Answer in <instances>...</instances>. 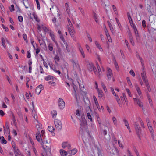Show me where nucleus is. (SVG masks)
<instances>
[{"label": "nucleus", "mask_w": 156, "mask_h": 156, "mask_svg": "<svg viewBox=\"0 0 156 156\" xmlns=\"http://www.w3.org/2000/svg\"><path fill=\"white\" fill-rule=\"evenodd\" d=\"M58 106L61 109H63L65 107V103L62 98H60L58 101Z\"/></svg>", "instance_id": "nucleus-15"}, {"label": "nucleus", "mask_w": 156, "mask_h": 156, "mask_svg": "<svg viewBox=\"0 0 156 156\" xmlns=\"http://www.w3.org/2000/svg\"><path fill=\"white\" fill-rule=\"evenodd\" d=\"M5 41L4 38H2V44L5 48H6V46L5 45Z\"/></svg>", "instance_id": "nucleus-44"}, {"label": "nucleus", "mask_w": 156, "mask_h": 156, "mask_svg": "<svg viewBox=\"0 0 156 156\" xmlns=\"http://www.w3.org/2000/svg\"><path fill=\"white\" fill-rule=\"evenodd\" d=\"M37 31L39 33L42 35L41 31L43 30L44 31V34H45L47 32L49 29H48L46 26L42 25L41 26L37 25Z\"/></svg>", "instance_id": "nucleus-7"}, {"label": "nucleus", "mask_w": 156, "mask_h": 156, "mask_svg": "<svg viewBox=\"0 0 156 156\" xmlns=\"http://www.w3.org/2000/svg\"><path fill=\"white\" fill-rule=\"evenodd\" d=\"M78 150L76 148H74L73 149L69 150L68 151V153L71 156L74 155L77 152Z\"/></svg>", "instance_id": "nucleus-23"}, {"label": "nucleus", "mask_w": 156, "mask_h": 156, "mask_svg": "<svg viewBox=\"0 0 156 156\" xmlns=\"http://www.w3.org/2000/svg\"><path fill=\"white\" fill-rule=\"evenodd\" d=\"M62 146L63 148H67L68 149H70L71 148V145L70 144L67 142H64L62 144Z\"/></svg>", "instance_id": "nucleus-19"}, {"label": "nucleus", "mask_w": 156, "mask_h": 156, "mask_svg": "<svg viewBox=\"0 0 156 156\" xmlns=\"http://www.w3.org/2000/svg\"><path fill=\"white\" fill-rule=\"evenodd\" d=\"M97 67L98 70V76L99 78H100L102 76V73L101 72V70L98 64H97Z\"/></svg>", "instance_id": "nucleus-25"}, {"label": "nucleus", "mask_w": 156, "mask_h": 156, "mask_svg": "<svg viewBox=\"0 0 156 156\" xmlns=\"http://www.w3.org/2000/svg\"><path fill=\"white\" fill-rule=\"evenodd\" d=\"M141 76L142 78L146 77L145 71L144 70H143L142 73H141Z\"/></svg>", "instance_id": "nucleus-56"}, {"label": "nucleus", "mask_w": 156, "mask_h": 156, "mask_svg": "<svg viewBox=\"0 0 156 156\" xmlns=\"http://www.w3.org/2000/svg\"><path fill=\"white\" fill-rule=\"evenodd\" d=\"M146 122L147 124V126L148 127L149 129L150 132L152 135V136L153 138H154V132L153 130L152 127L151 126V124L150 122V120L148 118L146 119Z\"/></svg>", "instance_id": "nucleus-9"}, {"label": "nucleus", "mask_w": 156, "mask_h": 156, "mask_svg": "<svg viewBox=\"0 0 156 156\" xmlns=\"http://www.w3.org/2000/svg\"><path fill=\"white\" fill-rule=\"evenodd\" d=\"M31 44H32L34 49L36 51V55H37L40 52V48L36 44L35 42L32 40H31Z\"/></svg>", "instance_id": "nucleus-12"}, {"label": "nucleus", "mask_w": 156, "mask_h": 156, "mask_svg": "<svg viewBox=\"0 0 156 156\" xmlns=\"http://www.w3.org/2000/svg\"><path fill=\"white\" fill-rule=\"evenodd\" d=\"M101 85L105 91V90H106L107 89L104 83L103 82H102L101 83Z\"/></svg>", "instance_id": "nucleus-64"}, {"label": "nucleus", "mask_w": 156, "mask_h": 156, "mask_svg": "<svg viewBox=\"0 0 156 156\" xmlns=\"http://www.w3.org/2000/svg\"><path fill=\"white\" fill-rule=\"evenodd\" d=\"M110 154L112 155H115L116 156H120V153L116 147H114L110 151Z\"/></svg>", "instance_id": "nucleus-14"}, {"label": "nucleus", "mask_w": 156, "mask_h": 156, "mask_svg": "<svg viewBox=\"0 0 156 156\" xmlns=\"http://www.w3.org/2000/svg\"><path fill=\"white\" fill-rule=\"evenodd\" d=\"M32 106L33 109H32V112L31 113L32 116L34 118V120L36 125V127L38 131H39L42 128V125L38 121V117L37 114L34 108V105L33 101H32Z\"/></svg>", "instance_id": "nucleus-2"}, {"label": "nucleus", "mask_w": 156, "mask_h": 156, "mask_svg": "<svg viewBox=\"0 0 156 156\" xmlns=\"http://www.w3.org/2000/svg\"><path fill=\"white\" fill-rule=\"evenodd\" d=\"M78 82L81 90V94L82 95L83 97L84 101L86 104H88L89 103H90V101L87 96V93L85 90V87L83 85H80L79 82Z\"/></svg>", "instance_id": "nucleus-3"}, {"label": "nucleus", "mask_w": 156, "mask_h": 156, "mask_svg": "<svg viewBox=\"0 0 156 156\" xmlns=\"http://www.w3.org/2000/svg\"><path fill=\"white\" fill-rule=\"evenodd\" d=\"M59 36L60 37V39H61V40L63 42V43H64L65 44V39H64V37L63 34H60V35H59Z\"/></svg>", "instance_id": "nucleus-53"}, {"label": "nucleus", "mask_w": 156, "mask_h": 156, "mask_svg": "<svg viewBox=\"0 0 156 156\" xmlns=\"http://www.w3.org/2000/svg\"><path fill=\"white\" fill-rule=\"evenodd\" d=\"M135 104H137L140 108H141L144 111V108L143 107V103L140 100L137 98H133Z\"/></svg>", "instance_id": "nucleus-10"}, {"label": "nucleus", "mask_w": 156, "mask_h": 156, "mask_svg": "<svg viewBox=\"0 0 156 156\" xmlns=\"http://www.w3.org/2000/svg\"><path fill=\"white\" fill-rule=\"evenodd\" d=\"M78 9L80 11L82 15L83 16H84L85 15V13L83 9L82 8L79 7Z\"/></svg>", "instance_id": "nucleus-46"}, {"label": "nucleus", "mask_w": 156, "mask_h": 156, "mask_svg": "<svg viewBox=\"0 0 156 156\" xmlns=\"http://www.w3.org/2000/svg\"><path fill=\"white\" fill-rule=\"evenodd\" d=\"M122 96H121L120 97L121 100L122 101V102H124V101H125L126 102V101L127 100V98H126L125 94L124 93H122Z\"/></svg>", "instance_id": "nucleus-30"}, {"label": "nucleus", "mask_w": 156, "mask_h": 156, "mask_svg": "<svg viewBox=\"0 0 156 156\" xmlns=\"http://www.w3.org/2000/svg\"><path fill=\"white\" fill-rule=\"evenodd\" d=\"M118 142L119 147L121 148H123V146L122 145V144L121 143H120V140H118Z\"/></svg>", "instance_id": "nucleus-62"}, {"label": "nucleus", "mask_w": 156, "mask_h": 156, "mask_svg": "<svg viewBox=\"0 0 156 156\" xmlns=\"http://www.w3.org/2000/svg\"><path fill=\"white\" fill-rule=\"evenodd\" d=\"M125 42L126 44V45L127 46L128 49L129 50H130V47L129 44V43L128 41H127L126 40H125Z\"/></svg>", "instance_id": "nucleus-60"}, {"label": "nucleus", "mask_w": 156, "mask_h": 156, "mask_svg": "<svg viewBox=\"0 0 156 156\" xmlns=\"http://www.w3.org/2000/svg\"><path fill=\"white\" fill-rule=\"evenodd\" d=\"M145 85L147 88L148 91L149 92H150L151 91V90L148 83H146V84Z\"/></svg>", "instance_id": "nucleus-61"}, {"label": "nucleus", "mask_w": 156, "mask_h": 156, "mask_svg": "<svg viewBox=\"0 0 156 156\" xmlns=\"http://www.w3.org/2000/svg\"><path fill=\"white\" fill-rule=\"evenodd\" d=\"M45 131L42 130L41 131V135L40 134V133H37L36 134V139L38 142L40 143L41 144L44 149H46L44 147V144H48V141L45 138Z\"/></svg>", "instance_id": "nucleus-1"}, {"label": "nucleus", "mask_w": 156, "mask_h": 156, "mask_svg": "<svg viewBox=\"0 0 156 156\" xmlns=\"http://www.w3.org/2000/svg\"><path fill=\"white\" fill-rule=\"evenodd\" d=\"M23 37L24 39V40L27 43L28 42L27 36L26 34H24L23 35Z\"/></svg>", "instance_id": "nucleus-52"}, {"label": "nucleus", "mask_w": 156, "mask_h": 156, "mask_svg": "<svg viewBox=\"0 0 156 156\" xmlns=\"http://www.w3.org/2000/svg\"><path fill=\"white\" fill-rule=\"evenodd\" d=\"M94 43L96 47L99 49L100 51L102 52L103 49L99 43L96 41H95Z\"/></svg>", "instance_id": "nucleus-24"}, {"label": "nucleus", "mask_w": 156, "mask_h": 156, "mask_svg": "<svg viewBox=\"0 0 156 156\" xmlns=\"http://www.w3.org/2000/svg\"><path fill=\"white\" fill-rule=\"evenodd\" d=\"M30 8L31 9V11H30V18L33 20H35L36 22H39L40 20L34 10L33 5L30 6Z\"/></svg>", "instance_id": "nucleus-4"}, {"label": "nucleus", "mask_w": 156, "mask_h": 156, "mask_svg": "<svg viewBox=\"0 0 156 156\" xmlns=\"http://www.w3.org/2000/svg\"><path fill=\"white\" fill-rule=\"evenodd\" d=\"M54 78L51 76L48 75L45 77V80L46 81L49 80H54Z\"/></svg>", "instance_id": "nucleus-31"}, {"label": "nucleus", "mask_w": 156, "mask_h": 156, "mask_svg": "<svg viewBox=\"0 0 156 156\" xmlns=\"http://www.w3.org/2000/svg\"><path fill=\"white\" fill-rule=\"evenodd\" d=\"M106 75L108 79V80L109 81H112V82L114 81L115 79L113 76L112 72V70L108 68H107Z\"/></svg>", "instance_id": "nucleus-5"}, {"label": "nucleus", "mask_w": 156, "mask_h": 156, "mask_svg": "<svg viewBox=\"0 0 156 156\" xmlns=\"http://www.w3.org/2000/svg\"><path fill=\"white\" fill-rule=\"evenodd\" d=\"M96 58L98 59L101 64H102V61L101 58L100 56L97 53L95 54Z\"/></svg>", "instance_id": "nucleus-39"}, {"label": "nucleus", "mask_w": 156, "mask_h": 156, "mask_svg": "<svg viewBox=\"0 0 156 156\" xmlns=\"http://www.w3.org/2000/svg\"><path fill=\"white\" fill-rule=\"evenodd\" d=\"M44 89L43 86L42 85H40L36 87L35 90L36 93L37 95H39L42 90Z\"/></svg>", "instance_id": "nucleus-17"}, {"label": "nucleus", "mask_w": 156, "mask_h": 156, "mask_svg": "<svg viewBox=\"0 0 156 156\" xmlns=\"http://www.w3.org/2000/svg\"><path fill=\"white\" fill-rule=\"evenodd\" d=\"M126 80H127V83L129 86H132V84L131 83L130 78L129 77H127L126 78Z\"/></svg>", "instance_id": "nucleus-51"}, {"label": "nucleus", "mask_w": 156, "mask_h": 156, "mask_svg": "<svg viewBox=\"0 0 156 156\" xmlns=\"http://www.w3.org/2000/svg\"><path fill=\"white\" fill-rule=\"evenodd\" d=\"M112 121L114 125L115 126H117V121L116 118L115 117H113L112 118Z\"/></svg>", "instance_id": "nucleus-43"}, {"label": "nucleus", "mask_w": 156, "mask_h": 156, "mask_svg": "<svg viewBox=\"0 0 156 156\" xmlns=\"http://www.w3.org/2000/svg\"><path fill=\"white\" fill-rule=\"evenodd\" d=\"M65 5L66 12L68 14H69L70 12L69 5L67 3H66Z\"/></svg>", "instance_id": "nucleus-33"}, {"label": "nucleus", "mask_w": 156, "mask_h": 156, "mask_svg": "<svg viewBox=\"0 0 156 156\" xmlns=\"http://www.w3.org/2000/svg\"><path fill=\"white\" fill-rule=\"evenodd\" d=\"M98 97L100 98H104V93L101 90H97Z\"/></svg>", "instance_id": "nucleus-26"}, {"label": "nucleus", "mask_w": 156, "mask_h": 156, "mask_svg": "<svg viewBox=\"0 0 156 156\" xmlns=\"http://www.w3.org/2000/svg\"><path fill=\"white\" fill-rule=\"evenodd\" d=\"M123 121L124 122L125 126L127 127V128L128 129H129V126L128 121L125 119H124Z\"/></svg>", "instance_id": "nucleus-35"}, {"label": "nucleus", "mask_w": 156, "mask_h": 156, "mask_svg": "<svg viewBox=\"0 0 156 156\" xmlns=\"http://www.w3.org/2000/svg\"><path fill=\"white\" fill-rule=\"evenodd\" d=\"M94 104L93 105V107L94 109L98 108L99 110H100L101 108L99 105L98 100L94 101Z\"/></svg>", "instance_id": "nucleus-22"}, {"label": "nucleus", "mask_w": 156, "mask_h": 156, "mask_svg": "<svg viewBox=\"0 0 156 156\" xmlns=\"http://www.w3.org/2000/svg\"><path fill=\"white\" fill-rule=\"evenodd\" d=\"M1 139H2L1 143L2 144H6L7 143V141L5 140V139L4 138V137L3 136H2L1 137Z\"/></svg>", "instance_id": "nucleus-54"}, {"label": "nucleus", "mask_w": 156, "mask_h": 156, "mask_svg": "<svg viewBox=\"0 0 156 156\" xmlns=\"http://www.w3.org/2000/svg\"><path fill=\"white\" fill-rule=\"evenodd\" d=\"M69 32L70 34V35L72 37H74V34L73 31L69 29Z\"/></svg>", "instance_id": "nucleus-63"}, {"label": "nucleus", "mask_w": 156, "mask_h": 156, "mask_svg": "<svg viewBox=\"0 0 156 156\" xmlns=\"http://www.w3.org/2000/svg\"><path fill=\"white\" fill-rule=\"evenodd\" d=\"M23 3L25 7L27 8H28L29 7V3L28 0H23Z\"/></svg>", "instance_id": "nucleus-28"}, {"label": "nucleus", "mask_w": 156, "mask_h": 156, "mask_svg": "<svg viewBox=\"0 0 156 156\" xmlns=\"http://www.w3.org/2000/svg\"><path fill=\"white\" fill-rule=\"evenodd\" d=\"M138 58L140 60V61L141 64L142 65L143 68L144 66V61L143 58L140 56V57H139V58Z\"/></svg>", "instance_id": "nucleus-49"}, {"label": "nucleus", "mask_w": 156, "mask_h": 156, "mask_svg": "<svg viewBox=\"0 0 156 156\" xmlns=\"http://www.w3.org/2000/svg\"><path fill=\"white\" fill-rule=\"evenodd\" d=\"M108 24L110 30L111 31H112V33L113 31H114L113 27H112V25H111V23H109Z\"/></svg>", "instance_id": "nucleus-59"}, {"label": "nucleus", "mask_w": 156, "mask_h": 156, "mask_svg": "<svg viewBox=\"0 0 156 156\" xmlns=\"http://www.w3.org/2000/svg\"><path fill=\"white\" fill-rule=\"evenodd\" d=\"M147 98L149 102V104L150 105L151 107H153V104L152 102V100L151 99L150 96L149 95V94L147 93Z\"/></svg>", "instance_id": "nucleus-32"}, {"label": "nucleus", "mask_w": 156, "mask_h": 156, "mask_svg": "<svg viewBox=\"0 0 156 156\" xmlns=\"http://www.w3.org/2000/svg\"><path fill=\"white\" fill-rule=\"evenodd\" d=\"M51 113L52 114V117L53 118H55L57 115V112L56 111L53 110L51 111Z\"/></svg>", "instance_id": "nucleus-34"}, {"label": "nucleus", "mask_w": 156, "mask_h": 156, "mask_svg": "<svg viewBox=\"0 0 156 156\" xmlns=\"http://www.w3.org/2000/svg\"><path fill=\"white\" fill-rule=\"evenodd\" d=\"M48 129L49 131L52 133L54 130V127L51 126H49L48 127Z\"/></svg>", "instance_id": "nucleus-42"}, {"label": "nucleus", "mask_w": 156, "mask_h": 156, "mask_svg": "<svg viewBox=\"0 0 156 156\" xmlns=\"http://www.w3.org/2000/svg\"><path fill=\"white\" fill-rule=\"evenodd\" d=\"M126 90L127 93L128 94L129 96L130 97H132V95L130 90L128 88H126Z\"/></svg>", "instance_id": "nucleus-50"}, {"label": "nucleus", "mask_w": 156, "mask_h": 156, "mask_svg": "<svg viewBox=\"0 0 156 156\" xmlns=\"http://www.w3.org/2000/svg\"><path fill=\"white\" fill-rule=\"evenodd\" d=\"M114 64L116 70H117V71H119V67L118 63L115 60V61L114 62Z\"/></svg>", "instance_id": "nucleus-41"}, {"label": "nucleus", "mask_w": 156, "mask_h": 156, "mask_svg": "<svg viewBox=\"0 0 156 156\" xmlns=\"http://www.w3.org/2000/svg\"><path fill=\"white\" fill-rule=\"evenodd\" d=\"M96 117L97 118V119L99 124L101 125V119L99 117V115L98 114H96L95 115Z\"/></svg>", "instance_id": "nucleus-36"}, {"label": "nucleus", "mask_w": 156, "mask_h": 156, "mask_svg": "<svg viewBox=\"0 0 156 156\" xmlns=\"http://www.w3.org/2000/svg\"><path fill=\"white\" fill-rule=\"evenodd\" d=\"M54 124L56 128L58 129H61L62 127V123L60 120L56 119L54 120Z\"/></svg>", "instance_id": "nucleus-13"}, {"label": "nucleus", "mask_w": 156, "mask_h": 156, "mask_svg": "<svg viewBox=\"0 0 156 156\" xmlns=\"http://www.w3.org/2000/svg\"><path fill=\"white\" fill-rule=\"evenodd\" d=\"M51 69H52L55 72L57 73L60 75L61 74V72L59 70H57V69L56 68L55 65L52 64L51 63H49V64Z\"/></svg>", "instance_id": "nucleus-16"}, {"label": "nucleus", "mask_w": 156, "mask_h": 156, "mask_svg": "<svg viewBox=\"0 0 156 156\" xmlns=\"http://www.w3.org/2000/svg\"><path fill=\"white\" fill-rule=\"evenodd\" d=\"M30 141L31 144V150L33 151L36 156H37L38 154L37 151V145L34 143L33 140H31L30 138Z\"/></svg>", "instance_id": "nucleus-8"}, {"label": "nucleus", "mask_w": 156, "mask_h": 156, "mask_svg": "<svg viewBox=\"0 0 156 156\" xmlns=\"http://www.w3.org/2000/svg\"><path fill=\"white\" fill-rule=\"evenodd\" d=\"M54 59L55 63L57 64L58 63L57 62L59 61L60 60L59 57L58 55H55L54 57Z\"/></svg>", "instance_id": "nucleus-47"}, {"label": "nucleus", "mask_w": 156, "mask_h": 156, "mask_svg": "<svg viewBox=\"0 0 156 156\" xmlns=\"http://www.w3.org/2000/svg\"><path fill=\"white\" fill-rule=\"evenodd\" d=\"M87 117L88 119L90 120L91 122H93V119L92 116L89 112H88L87 114Z\"/></svg>", "instance_id": "nucleus-45"}, {"label": "nucleus", "mask_w": 156, "mask_h": 156, "mask_svg": "<svg viewBox=\"0 0 156 156\" xmlns=\"http://www.w3.org/2000/svg\"><path fill=\"white\" fill-rule=\"evenodd\" d=\"M135 87L138 95H139L140 97H141L142 96V93L140 88L138 86V85L136 84L135 85Z\"/></svg>", "instance_id": "nucleus-21"}, {"label": "nucleus", "mask_w": 156, "mask_h": 156, "mask_svg": "<svg viewBox=\"0 0 156 156\" xmlns=\"http://www.w3.org/2000/svg\"><path fill=\"white\" fill-rule=\"evenodd\" d=\"M87 68L89 71L91 72L93 70L95 75L98 74L97 70L95 67L92 63H89L87 64Z\"/></svg>", "instance_id": "nucleus-6"}, {"label": "nucleus", "mask_w": 156, "mask_h": 156, "mask_svg": "<svg viewBox=\"0 0 156 156\" xmlns=\"http://www.w3.org/2000/svg\"><path fill=\"white\" fill-rule=\"evenodd\" d=\"M53 45L52 43H50L48 44V47L49 50L51 51H53Z\"/></svg>", "instance_id": "nucleus-37"}, {"label": "nucleus", "mask_w": 156, "mask_h": 156, "mask_svg": "<svg viewBox=\"0 0 156 156\" xmlns=\"http://www.w3.org/2000/svg\"><path fill=\"white\" fill-rule=\"evenodd\" d=\"M51 37V38L52 40V41L55 43H57L56 41L55 40V36L53 32L50 35H49Z\"/></svg>", "instance_id": "nucleus-38"}, {"label": "nucleus", "mask_w": 156, "mask_h": 156, "mask_svg": "<svg viewBox=\"0 0 156 156\" xmlns=\"http://www.w3.org/2000/svg\"><path fill=\"white\" fill-rule=\"evenodd\" d=\"M23 149L27 154H29V148L28 144L26 143L23 144Z\"/></svg>", "instance_id": "nucleus-18"}, {"label": "nucleus", "mask_w": 156, "mask_h": 156, "mask_svg": "<svg viewBox=\"0 0 156 156\" xmlns=\"http://www.w3.org/2000/svg\"><path fill=\"white\" fill-rule=\"evenodd\" d=\"M130 74L132 75L133 77H135V74L134 71L133 70H131L129 72Z\"/></svg>", "instance_id": "nucleus-58"}, {"label": "nucleus", "mask_w": 156, "mask_h": 156, "mask_svg": "<svg viewBox=\"0 0 156 156\" xmlns=\"http://www.w3.org/2000/svg\"><path fill=\"white\" fill-rule=\"evenodd\" d=\"M72 63L73 69L75 70H77L80 68L77 59H73L71 60Z\"/></svg>", "instance_id": "nucleus-11"}, {"label": "nucleus", "mask_w": 156, "mask_h": 156, "mask_svg": "<svg viewBox=\"0 0 156 156\" xmlns=\"http://www.w3.org/2000/svg\"><path fill=\"white\" fill-rule=\"evenodd\" d=\"M60 153L61 156H66L67 154V152L63 149L60 150Z\"/></svg>", "instance_id": "nucleus-27"}, {"label": "nucleus", "mask_w": 156, "mask_h": 156, "mask_svg": "<svg viewBox=\"0 0 156 156\" xmlns=\"http://www.w3.org/2000/svg\"><path fill=\"white\" fill-rule=\"evenodd\" d=\"M77 47H78L80 53H81V55H82L83 57L84 58L85 57V53L83 51V49L81 47L80 44L79 43H78Z\"/></svg>", "instance_id": "nucleus-20"}, {"label": "nucleus", "mask_w": 156, "mask_h": 156, "mask_svg": "<svg viewBox=\"0 0 156 156\" xmlns=\"http://www.w3.org/2000/svg\"><path fill=\"white\" fill-rule=\"evenodd\" d=\"M9 10L12 12L14 10V7L13 5H11L10 7H9Z\"/></svg>", "instance_id": "nucleus-57"}, {"label": "nucleus", "mask_w": 156, "mask_h": 156, "mask_svg": "<svg viewBox=\"0 0 156 156\" xmlns=\"http://www.w3.org/2000/svg\"><path fill=\"white\" fill-rule=\"evenodd\" d=\"M14 152L15 156H20L21 152L18 149H16L14 150Z\"/></svg>", "instance_id": "nucleus-29"}, {"label": "nucleus", "mask_w": 156, "mask_h": 156, "mask_svg": "<svg viewBox=\"0 0 156 156\" xmlns=\"http://www.w3.org/2000/svg\"><path fill=\"white\" fill-rule=\"evenodd\" d=\"M76 90H73L72 92V94L75 97V98L76 99V100H77V96L76 94Z\"/></svg>", "instance_id": "nucleus-40"}, {"label": "nucleus", "mask_w": 156, "mask_h": 156, "mask_svg": "<svg viewBox=\"0 0 156 156\" xmlns=\"http://www.w3.org/2000/svg\"><path fill=\"white\" fill-rule=\"evenodd\" d=\"M116 100L118 102V104L120 105H121V102H120V99L118 96V95H117L116 97Z\"/></svg>", "instance_id": "nucleus-55"}, {"label": "nucleus", "mask_w": 156, "mask_h": 156, "mask_svg": "<svg viewBox=\"0 0 156 156\" xmlns=\"http://www.w3.org/2000/svg\"><path fill=\"white\" fill-rule=\"evenodd\" d=\"M130 41L131 43L132 44L133 46H134L135 45V43L134 41L133 40V38L132 36L129 37Z\"/></svg>", "instance_id": "nucleus-48"}]
</instances>
